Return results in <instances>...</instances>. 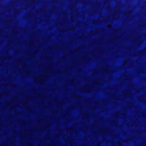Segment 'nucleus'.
I'll return each instance as SVG.
<instances>
[{
    "instance_id": "1",
    "label": "nucleus",
    "mask_w": 146,
    "mask_h": 146,
    "mask_svg": "<svg viewBox=\"0 0 146 146\" xmlns=\"http://www.w3.org/2000/svg\"><path fill=\"white\" fill-rule=\"evenodd\" d=\"M103 71L105 73H111V72H115L114 70H111L110 69L107 68L104 70Z\"/></svg>"
},
{
    "instance_id": "2",
    "label": "nucleus",
    "mask_w": 146,
    "mask_h": 146,
    "mask_svg": "<svg viewBox=\"0 0 146 146\" xmlns=\"http://www.w3.org/2000/svg\"><path fill=\"white\" fill-rule=\"evenodd\" d=\"M31 73V71L27 70L25 72V74L27 75H29Z\"/></svg>"
},
{
    "instance_id": "3",
    "label": "nucleus",
    "mask_w": 146,
    "mask_h": 146,
    "mask_svg": "<svg viewBox=\"0 0 146 146\" xmlns=\"http://www.w3.org/2000/svg\"><path fill=\"white\" fill-rule=\"evenodd\" d=\"M4 64H0V66L4 65ZM6 65H9V64H6ZM16 65H20V64H16ZM24 65H31L32 64H24ZM39 65H44V64H39ZM50 65H57L58 64H50Z\"/></svg>"
},
{
    "instance_id": "4",
    "label": "nucleus",
    "mask_w": 146,
    "mask_h": 146,
    "mask_svg": "<svg viewBox=\"0 0 146 146\" xmlns=\"http://www.w3.org/2000/svg\"><path fill=\"white\" fill-rule=\"evenodd\" d=\"M66 70H63L61 72H60V71H57V72L58 73H60V72L65 73V72H66Z\"/></svg>"
},
{
    "instance_id": "5",
    "label": "nucleus",
    "mask_w": 146,
    "mask_h": 146,
    "mask_svg": "<svg viewBox=\"0 0 146 146\" xmlns=\"http://www.w3.org/2000/svg\"><path fill=\"white\" fill-rule=\"evenodd\" d=\"M113 123L114 124V125L115 126H116L117 124H118L117 122H116L115 121H113Z\"/></svg>"
},
{
    "instance_id": "6",
    "label": "nucleus",
    "mask_w": 146,
    "mask_h": 146,
    "mask_svg": "<svg viewBox=\"0 0 146 146\" xmlns=\"http://www.w3.org/2000/svg\"><path fill=\"white\" fill-rule=\"evenodd\" d=\"M74 98H77L78 99H79L80 98H81V97L80 96H79L78 95H75L74 97Z\"/></svg>"
},
{
    "instance_id": "7",
    "label": "nucleus",
    "mask_w": 146,
    "mask_h": 146,
    "mask_svg": "<svg viewBox=\"0 0 146 146\" xmlns=\"http://www.w3.org/2000/svg\"><path fill=\"white\" fill-rule=\"evenodd\" d=\"M117 145L118 146L121 145L122 144V143L120 141H118L117 143Z\"/></svg>"
},
{
    "instance_id": "8",
    "label": "nucleus",
    "mask_w": 146,
    "mask_h": 146,
    "mask_svg": "<svg viewBox=\"0 0 146 146\" xmlns=\"http://www.w3.org/2000/svg\"><path fill=\"white\" fill-rule=\"evenodd\" d=\"M130 139L127 138L126 139V140L123 141L127 143L128 141H130Z\"/></svg>"
},
{
    "instance_id": "9",
    "label": "nucleus",
    "mask_w": 146,
    "mask_h": 146,
    "mask_svg": "<svg viewBox=\"0 0 146 146\" xmlns=\"http://www.w3.org/2000/svg\"><path fill=\"white\" fill-rule=\"evenodd\" d=\"M94 82L95 84L98 85H99L98 82L97 80L95 81Z\"/></svg>"
},
{
    "instance_id": "10",
    "label": "nucleus",
    "mask_w": 146,
    "mask_h": 146,
    "mask_svg": "<svg viewBox=\"0 0 146 146\" xmlns=\"http://www.w3.org/2000/svg\"><path fill=\"white\" fill-rule=\"evenodd\" d=\"M106 131V130H105L104 129H102L101 131V133L103 134V132H105V131Z\"/></svg>"
},
{
    "instance_id": "11",
    "label": "nucleus",
    "mask_w": 146,
    "mask_h": 146,
    "mask_svg": "<svg viewBox=\"0 0 146 146\" xmlns=\"http://www.w3.org/2000/svg\"><path fill=\"white\" fill-rule=\"evenodd\" d=\"M91 91V89H88L87 90V92L88 93H90V92Z\"/></svg>"
},
{
    "instance_id": "12",
    "label": "nucleus",
    "mask_w": 146,
    "mask_h": 146,
    "mask_svg": "<svg viewBox=\"0 0 146 146\" xmlns=\"http://www.w3.org/2000/svg\"><path fill=\"white\" fill-rule=\"evenodd\" d=\"M2 85L4 86H5V87H6L7 86V84H3Z\"/></svg>"
},
{
    "instance_id": "13",
    "label": "nucleus",
    "mask_w": 146,
    "mask_h": 146,
    "mask_svg": "<svg viewBox=\"0 0 146 146\" xmlns=\"http://www.w3.org/2000/svg\"><path fill=\"white\" fill-rule=\"evenodd\" d=\"M120 115H123V116H126V114H124V113H122V114H121Z\"/></svg>"
},
{
    "instance_id": "14",
    "label": "nucleus",
    "mask_w": 146,
    "mask_h": 146,
    "mask_svg": "<svg viewBox=\"0 0 146 146\" xmlns=\"http://www.w3.org/2000/svg\"><path fill=\"white\" fill-rule=\"evenodd\" d=\"M141 72H142V73H144V72H145V70H141Z\"/></svg>"
},
{
    "instance_id": "15",
    "label": "nucleus",
    "mask_w": 146,
    "mask_h": 146,
    "mask_svg": "<svg viewBox=\"0 0 146 146\" xmlns=\"http://www.w3.org/2000/svg\"><path fill=\"white\" fill-rule=\"evenodd\" d=\"M72 129V128H70V129H66V131H68V130H70V129Z\"/></svg>"
},
{
    "instance_id": "16",
    "label": "nucleus",
    "mask_w": 146,
    "mask_h": 146,
    "mask_svg": "<svg viewBox=\"0 0 146 146\" xmlns=\"http://www.w3.org/2000/svg\"><path fill=\"white\" fill-rule=\"evenodd\" d=\"M28 145L29 146H31L32 145L31 143H29V144Z\"/></svg>"
},
{
    "instance_id": "17",
    "label": "nucleus",
    "mask_w": 146,
    "mask_h": 146,
    "mask_svg": "<svg viewBox=\"0 0 146 146\" xmlns=\"http://www.w3.org/2000/svg\"><path fill=\"white\" fill-rule=\"evenodd\" d=\"M11 85L12 86H14V87H15V85H14V84H11Z\"/></svg>"
},
{
    "instance_id": "18",
    "label": "nucleus",
    "mask_w": 146,
    "mask_h": 146,
    "mask_svg": "<svg viewBox=\"0 0 146 146\" xmlns=\"http://www.w3.org/2000/svg\"><path fill=\"white\" fill-rule=\"evenodd\" d=\"M122 65H127V64H122ZM130 65H134V64H129ZM142 65H144L145 64H142ZM145 65H146V64H145Z\"/></svg>"
},
{
    "instance_id": "19",
    "label": "nucleus",
    "mask_w": 146,
    "mask_h": 146,
    "mask_svg": "<svg viewBox=\"0 0 146 146\" xmlns=\"http://www.w3.org/2000/svg\"><path fill=\"white\" fill-rule=\"evenodd\" d=\"M37 81L38 82H39V83H41V81L40 80H37Z\"/></svg>"
},
{
    "instance_id": "20",
    "label": "nucleus",
    "mask_w": 146,
    "mask_h": 146,
    "mask_svg": "<svg viewBox=\"0 0 146 146\" xmlns=\"http://www.w3.org/2000/svg\"><path fill=\"white\" fill-rule=\"evenodd\" d=\"M2 95V94H0V97H1Z\"/></svg>"
},
{
    "instance_id": "21",
    "label": "nucleus",
    "mask_w": 146,
    "mask_h": 146,
    "mask_svg": "<svg viewBox=\"0 0 146 146\" xmlns=\"http://www.w3.org/2000/svg\"><path fill=\"white\" fill-rule=\"evenodd\" d=\"M4 145H7V143H5L4 144Z\"/></svg>"
},
{
    "instance_id": "22",
    "label": "nucleus",
    "mask_w": 146,
    "mask_h": 146,
    "mask_svg": "<svg viewBox=\"0 0 146 146\" xmlns=\"http://www.w3.org/2000/svg\"><path fill=\"white\" fill-rule=\"evenodd\" d=\"M128 96H131V94H128Z\"/></svg>"
},
{
    "instance_id": "23",
    "label": "nucleus",
    "mask_w": 146,
    "mask_h": 146,
    "mask_svg": "<svg viewBox=\"0 0 146 146\" xmlns=\"http://www.w3.org/2000/svg\"><path fill=\"white\" fill-rule=\"evenodd\" d=\"M11 116V115H10V116L8 117V118H10Z\"/></svg>"
},
{
    "instance_id": "24",
    "label": "nucleus",
    "mask_w": 146,
    "mask_h": 146,
    "mask_svg": "<svg viewBox=\"0 0 146 146\" xmlns=\"http://www.w3.org/2000/svg\"><path fill=\"white\" fill-rule=\"evenodd\" d=\"M85 116L86 117H88V116L86 115H85Z\"/></svg>"
},
{
    "instance_id": "25",
    "label": "nucleus",
    "mask_w": 146,
    "mask_h": 146,
    "mask_svg": "<svg viewBox=\"0 0 146 146\" xmlns=\"http://www.w3.org/2000/svg\"><path fill=\"white\" fill-rule=\"evenodd\" d=\"M97 145H98V146L99 145V143H98V144H97Z\"/></svg>"
},
{
    "instance_id": "26",
    "label": "nucleus",
    "mask_w": 146,
    "mask_h": 146,
    "mask_svg": "<svg viewBox=\"0 0 146 146\" xmlns=\"http://www.w3.org/2000/svg\"><path fill=\"white\" fill-rule=\"evenodd\" d=\"M48 139H49V140H50V139L51 140V139H50V138H48ZM51 140H52V139H51Z\"/></svg>"
},
{
    "instance_id": "27",
    "label": "nucleus",
    "mask_w": 146,
    "mask_h": 146,
    "mask_svg": "<svg viewBox=\"0 0 146 146\" xmlns=\"http://www.w3.org/2000/svg\"><path fill=\"white\" fill-rule=\"evenodd\" d=\"M117 114H120V113H117Z\"/></svg>"
},
{
    "instance_id": "28",
    "label": "nucleus",
    "mask_w": 146,
    "mask_h": 146,
    "mask_svg": "<svg viewBox=\"0 0 146 146\" xmlns=\"http://www.w3.org/2000/svg\"><path fill=\"white\" fill-rule=\"evenodd\" d=\"M16 113V114H18V113Z\"/></svg>"
},
{
    "instance_id": "29",
    "label": "nucleus",
    "mask_w": 146,
    "mask_h": 146,
    "mask_svg": "<svg viewBox=\"0 0 146 146\" xmlns=\"http://www.w3.org/2000/svg\"><path fill=\"white\" fill-rule=\"evenodd\" d=\"M106 65H110V64H106Z\"/></svg>"
},
{
    "instance_id": "30",
    "label": "nucleus",
    "mask_w": 146,
    "mask_h": 146,
    "mask_svg": "<svg viewBox=\"0 0 146 146\" xmlns=\"http://www.w3.org/2000/svg\"><path fill=\"white\" fill-rule=\"evenodd\" d=\"M73 79H72V81H73Z\"/></svg>"
},
{
    "instance_id": "31",
    "label": "nucleus",
    "mask_w": 146,
    "mask_h": 146,
    "mask_svg": "<svg viewBox=\"0 0 146 146\" xmlns=\"http://www.w3.org/2000/svg\"><path fill=\"white\" fill-rule=\"evenodd\" d=\"M13 109H14L15 108H14L13 107Z\"/></svg>"
},
{
    "instance_id": "32",
    "label": "nucleus",
    "mask_w": 146,
    "mask_h": 146,
    "mask_svg": "<svg viewBox=\"0 0 146 146\" xmlns=\"http://www.w3.org/2000/svg\"><path fill=\"white\" fill-rule=\"evenodd\" d=\"M63 104L62 103H60L61 104Z\"/></svg>"
},
{
    "instance_id": "33",
    "label": "nucleus",
    "mask_w": 146,
    "mask_h": 146,
    "mask_svg": "<svg viewBox=\"0 0 146 146\" xmlns=\"http://www.w3.org/2000/svg\"><path fill=\"white\" fill-rule=\"evenodd\" d=\"M123 94H124V92H123Z\"/></svg>"
}]
</instances>
